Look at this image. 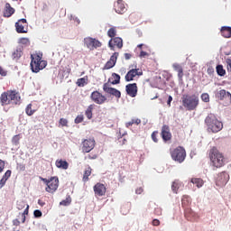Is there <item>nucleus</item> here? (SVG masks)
<instances>
[{
	"label": "nucleus",
	"instance_id": "1",
	"mask_svg": "<svg viewBox=\"0 0 231 231\" xmlns=\"http://www.w3.org/2000/svg\"><path fill=\"white\" fill-rule=\"evenodd\" d=\"M0 104L5 107V106H21V93L17 90H7L1 94L0 96Z\"/></svg>",
	"mask_w": 231,
	"mask_h": 231
},
{
	"label": "nucleus",
	"instance_id": "2",
	"mask_svg": "<svg viewBox=\"0 0 231 231\" xmlns=\"http://www.w3.org/2000/svg\"><path fill=\"white\" fill-rule=\"evenodd\" d=\"M48 66V61L42 60V53L36 52L31 55V69L32 73H39Z\"/></svg>",
	"mask_w": 231,
	"mask_h": 231
},
{
	"label": "nucleus",
	"instance_id": "3",
	"mask_svg": "<svg viewBox=\"0 0 231 231\" xmlns=\"http://www.w3.org/2000/svg\"><path fill=\"white\" fill-rule=\"evenodd\" d=\"M208 157L213 167H216V169H221V167L225 166V155H223V152H219L217 148H211L209 150Z\"/></svg>",
	"mask_w": 231,
	"mask_h": 231
},
{
	"label": "nucleus",
	"instance_id": "4",
	"mask_svg": "<svg viewBox=\"0 0 231 231\" xmlns=\"http://www.w3.org/2000/svg\"><path fill=\"white\" fill-rule=\"evenodd\" d=\"M208 131L210 133H219L223 129V123L217 119L214 114H208L205 118Z\"/></svg>",
	"mask_w": 231,
	"mask_h": 231
},
{
	"label": "nucleus",
	"instance_id": "5",
	"mask_svg": "<svg viewBox=\"0 0 231 231\" xmlns=\"http://www.w3.org/2000/svg\"><path fill=\"white\" fill-rule=\"evenodd\" d=\"M182 106L188 111H194L199 106V97L193 94V95H183L181 97Z\"/></svg>",
	"mask_w": 231,
	"mask_h": 231
},
{
	"label": "nucleus",
	"instance_id": "6",
	"mask_svg": "<svg viewBox=\"0 0 231 231\" xmlns=\"http://www.w3.org/2000/svg\"><path fill=\"white\" fill-rule=\"evenodd\" d=\"M41 180L46 184V192H49L50 194H54V192H57V189H59L58 177H51V179H44L41 177Z\"/></svg>",
	"mask_w": 231,
	"mask_h": 231
},
{
	"label": "nucleus",
	"instance_id": "7",
	"mask_svg": "<svg viewBox=\"0 0 231 231\" xmlns=\"http://www.w3.org/2000/svg\"><path fill=\"white\" fill-rule=\"evenodd\" d=\"M171 156L174 162H179V163H183L185 158L187 157V152L181 146H178L173 151L171 152Z\"/></svg>",
	"mask_w": 231,
	"mask_h": 231
},
{
	"label": "nucleus",
	"instance_id": "8",
	"mask_svg": "<svg viewBox=\"0 0 231 231\" xmlns=\"http://www.w3.org/2000/svg\"><path fill=\"white\" fill-rule=\"evenodd\" d=\"M84 45L90 50V51H94V50H97V48H102V43L100 41L96 38L87 37L83 40Z\"/></svg>",
	"mask_w": 231,
	"mask_h": 231
},
{
	"label": "nucleus",
	"instance_id": "9",
	"mask_svg": "<svg viewBox=\"0 0 231 231\" xmlns=\"http://www.w3.org/2000/svg\"><path fill=\"white\" fill-rule=\"evenodd\" d=\"M97 145V141L95 138L83 139L81 142V151L84 153L91 152Z\"/></svg>",
	"mask_w": 231,
	"mask_h": 231
},
{
	"label": "nucleus",
	"instance_id": "10",
	"mask_svg": "<svg viewBox=\"0 0 231 231\" xmlns=\"http://www.w3.org/2000/svg\"><path fill=\"white\" fill-rule=\"evenodd\" d=\"M216 98L223 102L224 106H230L231 104V93L225 89H221L217 92Z\"/></svg>",
	"mask_w": 231,
	"mask_h": 231
},
{
	"label": "nucleus",
	"instance_id": "11",
	"mask_svg": "<svg viewBox=\"0 0 231 231\" xmlns=\"http://www.w3.org/2000/svg\"><path fill=\"white\" fill-rule=\"evenodd\" d=\"M90 99L95 104H97L98 106H102V104H106L107 102V97L106 96L102 95L98 90L93 91L90 95Z\"/></svg>",
	"mask_w": 231,
	"mask_h": 231
},
{
	"label": "nucleus",
	"instance_id": "12",
	"mask_svg": "<svg viewBox=\"0 0 231 231\" xmlns=\"http://www.w3.org/2000/svg\"><path fill=\"white\" fill-rule=\"evenodd\" d=\"M142 75H143V71L135 66V69H132L126 73L125 79L126 82H133L136 77H142Z\"/></svg>",
	"mask_w": 231,
	"mask_h": 231
},
{
	"label": "nucleus",
	"instance_id": "13",
	"mask_svg": "<svg viewBox=\"0 0 231 231\" xmlns=\"http://www.w3.org/2000/svg\"><path fill=\"white\" fill-rule=\"evenodd\" d=\"M17 33H28V22L22 18L15 23Z\"/></svg>",
	"mask_w": 231,
	"mask_h": 231
},
{
	"label": "nucleus",
	"instance_id": "14",
	"mask_svg": "<svg viewBox=\"0 0 231 231\" xmlns=\"http://www.w3.org/2000/svg\"><path fill=\"white\" fill-rule=\"evenodd\" d=\"M103 91L105 93H107V95H112L113 97H116V98H121L122 97V93L120 92V90L109 87V83H105L103 85Z\"/></svg>",
	"mask_w": 231,
	"mask_h": 231
},
{
	"label": "nucleus",
	"instance_id": "15",
	"mask_svg": "<svg viewBox=\"0 0 231 231\" xmlns=\"http://www.w3.org/2000/svg\"><path fill=\"white\" fill-rule=\"evenodd\" d=\"M93 190L95 193L96 198H102V196H106V193L107 192V188L106 187V185L97 182L94 187H93Z\"/></svg>",
	"mask_w": 231,
	"mask_h": 231
},
{
	"label": "nucleus",
	"instance_id": "16",
	"mask_svg": "<svg viewBox=\"0 0 231 231\" xmlns=\"http://www.w3.org/2000/svg\"><path fill=\"white\" fill-rule=\"evenodd\" d=\"M108 46L113 51H115V48L121 50L124 47V41L120 37L112 38L108 42Z\"/></svg>",
	"mask_w": 231,
	"mask_h": 231
},
{
	"label": "nucleus",
	"instance_id": "17",
	"mask_svg": "<svg viewBox=\"0 0 231 231\" xmlns=\"http://www.w3.org/2000/svg\"><path fill=\"white\" fill-rule=\"evenodd\" d=\"M125 91L128 97L134 98L138 95V85L136 83H129L125 86Z\"/></svg>",
	"mask_w": 231,
	"mask_h": 231
},
{
	"label": "nucleus",
	"instance_id": "18",
	"mask_svg": "<svg viewBox=\"0 0 231 231\" xmlns=\"http://www.w3.org/2000/svg\"><path fill=\"white\" fill-rule=\"evenodd\" d=\"M161 136L164 142H169L172 139V134H171V128L169 125H164L162 126Z\"/></svg>",
	"mask_w": 231,
	"mask_h": 231
},
{
	"label": "nucleus",
	"instance_id": "19",
	"mask_svg": "<svg viewBox=\"0 0 231 231\" xmlns=\"http://www.w3.org/2000/svg\"><path fill=\"white\" fill-rule=\"evenodd\" d=\"M114 10L116 14H125V12H127V8L125 7L124 0H117L114 5Z\"/></svg>",
	"mask_w": 231,
	"mask_h": 231
},
{
	"label": "nucleus",
	"instance_id": "20",
	"mask_svg": "<svg viewBox=\"0 0 231 231\" xmlns=\"http://www.w3.org/2000/svg\"><path fill=\"white\" fill-rule=\"evenodd\" d=\"M117 60H118V52H115L110 57L109 60L105 64L103 69H111V68H115Z\"/></svg>",
	"mask_w": 231,
	"mask_h": 231
},
{
	"label": "nucleus",
	"instance_id": "21",
	"mask_svg": "<svg viewBox=\"0 0 231 231\" xmlns=\"http://www.w3.org/2000/svg\"><path fill=\"white\" fill-rule=\"evenodd\" d=\"M227 182H228V174L225 171L219 173L217 178V185L218 187H223L226 185Z\"/></svg>",
	"mask_w": 231,
	"mask_h": 231
},
{
	"label": "nucleus",
	"instance_id": "22",
	"mask_svg": "<svg viewBox=\"0 0 231 231\" xmlns=\"http://www.w3.org/2000/svg\"><path fill=\"white\" fill-rule=\"evenodd\" d=\"M15 14V9L12 7L10 3H6L4 8L3 15L4 17H12Z\"/></svg>",
	"mask_w": 231,
	"mask_h": 231
},
{
	"label": "nucleus",
	"instance_id": "23",
	"mask_svg": "<svg viewBox=\"0 0 231 231\" xmlns=\"http://www.w3.org/2000/svg\"><path fill=\"white\" fill-rule=\"evenodd\" d=\"M23 51H24V49L23 48V46H18L14 50V51H13V53H12L13 60H19V59H21V57H23Z\"/></svg>",
	"mask_w": 231,
	"mask_h": 231
},
{
	"label": "nucleus",
	"instance_id": "24",
	"mask_svg": "<svg viewBox=\"0 0 231 231\" xmlns=\"http://www.w3.org/2000/svg\"><path fill=\"white\" fill-rule=\"evenodd\" d=\"M172 68L177 71L179 80H183V67L180 63H173Z\"/></svg>",
	"mask_w": 231,
	"mask_h": 231
},
{
	"label": "nucleus",
	"instance_id": "25",
	"mask_svg": "<svg viewBox=\"0 0 231 231\" xmlns=\"http://www.w3.org/2000/svg\"><path fill=\"white\" fill-rule=\"evenodd\" d=\"M222 37L225 39H230L231 37V27L223 26L220 30Z\"/></svg>",
	"mask_w": 231,
	"mask_h": 231
},
{
	"label": "nucleus",
	"instance_id": "26",
	"mask_svg": "<svg viewBox=\"0 0 231 231\" xmlns=\"http://www.w3.org/2000/svg\"><path fill=\"white\" fill-rule=\"evenodd\" d=\"M56 167H58V169H63L64 171H67V169L69 167V163H68L66 161L57 160Z\"/></svg>",
	"mask_w": 231,
	"mask_h": 231
},
{
	"label": "nucleus",
	"instance_id": "27",
	"mask_svg": "<svg viewBox=\"0 0 231 231\" xmlns=\"http://www.w3.org/2000/svg\"><path fill=\"white\" fill-rule=\"evenodd\" d=\"M88 76H85L84 78L78 79L76 84L78 88H84V86H88Z\"/></svg>",
	"mask_w": 231,
	"mask_h": 231
},
{
	"label": "nucleus",
	"instance_id": "28",
	"mask_svg": "<svg viewBox=\"0 0 231 231\" xmlns=\"http://www.w3.org/2000/svg\"><path fill=\"white\" fill-rule=\"evenodd\" d=\"M93 109H95V105H90L85 111V115L88 120H91V118H93Z\"/></svg>",
	"mask_w": 231,
	"mask_h": 231
},
{
	"label": "nucleus",
	"instance_id": "29",
	"mask_svg": "<svg viewBox=\"0 0 231 231\" xmlns=\"http://www.w3.org/2000/svg\"><path fill=\"white\" fill-rule=\"evenodd\" d=\"M191 183H193V185H196V187H198V189H201V187H203L205 182L203 181V179L192 178Z\"/></svg>",
	"mask_w": 231,
	"mask_h": 231
},
{
	"label": "nucleus",
	"instance_id": "30",
	"mask_svg": "<svg viewBox=\"0 0 231 231\" xmlns=\"http://www.w3.org/2000/svg\"><path fill=\"white\" fill-rule=\"evenodd\" d=\"M92 171H93V169H91V167H88V169L85 170L84 174H83L84 183H87V181H89V176Z\"/></svg>",
	"mask_w": 231,
	"mask_h": 231
},
{
	"label": "nucleus",
	"instance_id": "31",
	"mask_svg": "<svg viewBox=\"0 0 231 231\" xmlns=\"http://www.w3.org/2000/svg\"><path fill=\"white\" fill-rule=\"evenodd\" d=\"M25 207H28V204H26V201L20 199L16 201V208L18 210H23Z\"/></svg>",
	"mask_w": 231,
	"mask_h": 231
},
{
	"label": "nucleus",
	"instance_id": "32",
	"mask_svg": "<svg viewBox=\"0 0 231 231\" xmlns=\"http://www.w3.org/2000/svg\"><path fill=\"white\" fill-rule=\"evenodd\" d=\"M112 81L111 84H113V86L116 85V84H120V75L116 74V73H112Z\"/></svg>",
	"mask_w": 231,
	"mask_h": 231
},
{
	"label": "nucleus",
	"instance_id": "33",
	"mask_svg": "<svg viewBox=\"0 0 231 231\" xmlns=\"http://www.w3.org/2000/svg\"><path fill=\"white\" fill-rule=\"evenodd\" d=\"M217 73L220 77H225L226 71L225 70V69H223V65H217Z\"/></svg>",
	"mask_w": 231,
	"mask_h": 231
},
{
	"label": "nucleus",
	"instance_id": "34",
	"mask_svg": "<svg viewBox=\"0 0 231 231\" xmlns=\"http://www.w3.org/2000/svg\"><path fill=\"white\" fill-rule=\"evenodd\" d=\"M35 109H32V104H29L26 108H25V113L28 116H33V114L35 113Z\"/></svg>",
	"mask_w": 231,
	"mask_h": 231
},
{
	"label": "nucleus",
	"instance_id": "35",
	"mask_svg": "<svg viewBox=\"0 0 231 231\" xmlns=\"http://www.w3.org/2000/svg\"><path fill=\"white\" fill-rule=\"evenodd\" d=\"M178 189H180V180H174L171 185V190L178 194Z\"/></svg>",
	"mask_w": 231,
	"mask_h": 231
},
{
	"label": "nucleus",
	"instance_id": "36",
	"mask_svg": "<svg viewBox=\"0 0 231 231\" xmlns=\"http://www.w3.org/2000/svg\"><path fill=\"white\" fill-rule=\"evenodd\" d=\"M60 205H61L62 207H68L71 205V197L68 196L66 199H63L62 201L60 202Z\"/></svg>",
	"mask_w": 231,
	"mask_h": 231
},
{
	"label": "nucleus",
	"instance_id": "37",
	"mask_svg": "<svg viewBox=\"0 0 231 231\" xmlns=\"http://www.w3.org/2000/svg\"><path fill=\"white\" fill-rule=\"evenodd\" d=\"M107 35L111 38L114 39L116 37V27H112L107 31Z\"/></svg>",
	"mask_w": 231,
	"mask_h": 231
},
{
	"label": "nucleus",
	"instance_id": "38",
	"mask_svg": "<svg viewBox=\"0 0 231 231\" xmlns=\"http://www.w3.org/2000/svg\"><path fill=\"white\" fill-rule=\"evenodd\" d=\"M29 210H30V206L27 205V207L25 208L24 211L22 213V223H25L26 222V216H28Z\"/></svg>",
	"mask_w": 231,
	"mask_h": 231
},
{
	"label": "nucleus",
	"instance_id": "39",
	"mask_svg": "<svg viewBox=\"0 0 231 231\" xmlns=\"http://www.w3.org/2000/svg\"><path fill=\"white\" fill-rule=\"evenodd\" d=\"M18 44H23V46H30V39H28V38H20L18 40Z\"/></svg>",
	"mask_w": 231,
	"mask_h": 231
},
{
	"label": "nucleus",
	"instance_id": "40",
	"mask_svg": "<svg viewBox=\"0 0 231 231\" xmlns=\"http://www.w3.org/2000/svg\"><path fill=\"white\" fill-rule=\"evenodd\" d=\"M21 140V134H16L12 138V143L13 145H18L19 142Z\"/></svg>",
	"mask_w": 231,
	"mask_h": 231
},
{
	"label": "nucleus",
	"instance_id": "41",
	"mask_svg": "<svg viewBox=\"0 0 231 231\" xmlns=\"http://www.w3.org/2000/svg\"><path fill=\"white\" fill-rule=\"evenodd\" d=\"M98 158V154L97 153H88L87 156H85V160H97Z\"/></svg>",
	"mask_w": 231,
	"mask_h": 231
},
{
	"label": "nucleus",
	"instance_id": "42",
	"mask_svg": "<svg viewBox=\"0 0 231 231\" xmlns=\"http://www.w3.org/2000/svg\"><path fill=\"white\" fill-rule=\"evenodd\" d=\"M74 122L75 124H82V122H84V115H78Z\"/></svg>",
	"mask_w": 231,
	"mask_h": 231
},
{
	"label": "nucleus",
	"instance_id": "43",
	"mask_svg": "<svg viewBox=\"0 0 231 231\" xmlns=\"http://www.w3.org/2000/svg\"><path fill=\"white\" fill-rule=\"evenodd\" d=\"M10 176H12V171L7 170L5 173L3 175L2 179H4L5 181H8Z\"/></svg>",
	"mask_w": 231,
	"mask_h": 231
},
{
	"label": "nucleus",
	"instance_id": "44",
	"mask_svg": "<svg viewBox=\"0 0 231 231\" xmlns=\"http://www.w3.org/2000/svg\"><path fill=\"white\" fill-rule=\"evenodd\" d=\"M201 100L202 102H210V96H208L207 93H203L201 95Z\"/></svg>",
	"mask_w": 231,
	"mask_h": 231
},
{
	"label": "nucleus",
	"instance_id": "45",
	"mask_svg": "<svg viewBox=\"0 0 231 231\" xmlns=\"http://www.w3.org/2000/svg\"><path fill=\"white\" fill-rule=\"evenodd\" d=\"M152 140H153L155 143H158V131L152 132Z\"/></svg>",
	"mask_w": 231,
	"mask_h": 231
},
{
	"label": "nucleus",
	"instance_id": "46",
	"mask_svg": "<svg viewBox=\"0 0 231 231\" xmlns=\"http://www.w3.org/2000/svg\"><path fill=\"white\" fill-rule=\"evenodd\" d=\"M60 125H62V127H68V119L60 118Z\"/></svg>",
	"mask_w": 231,
	"mask_h": 231
},
{
	"label": "nucleus",
	"instance_id": "47",
	"mask_svg": "<svg viewBox=\"0 0 231 231\" xmlns=\"http://www.w3.org/2000/svg\"><path fill=\"white\" fill-rule=\"evenodd\" d=\"M34 217H42V212L39 209L34 210L33 212Z\"/></svg>",
	"mask_w": 231,
	"mask_h": 231
},
{
	"label": "nucleus",
	"instance_id": "48",
	"mask_svg": "<svg viewBox=\"0 0 231 231\" xmlns=\"http://www.w3.org/2000/svg\"><path fill=\"white\" fill-rule=\"evenodd\" d=\"M226 64L227 71H231V58H227L226 60Z\"/></svg>",
	"mask_w": 231,
	"mask_h": 231
},
{
	"label": "nucleus",
	"instance_id": "49",
	"mask_svg": "<svg viewBox=\"0 0 231 231\" xmlns=\"http://www.w3.org/2000/svg\"><path fill=\"white\" fill-rule=\"evenodd\" d=\"M139 57H140L141 59H143V58H145V57H149V52L141 51V52H140V54H139Z\"/></svg>",
	"mask_w": 231,
	"mask_h": 231
},
{
	"label": "nucleus",
	"instance_id": "50",
	"mask_svg": "<svg viewBox=\"0 0 231 231\" xmlns=\"http://www.w3.org/2000/svg\"><path fill=\"white\" fill-rule=\"evenodd\" d=\"M5 161L0 159V174L1 172H3V171H5Z\"/></svg>",
	"mask_w": 231,
	"mask_h": 231
},
{
	"label": "nucleus",
	"instance_id": "51",
	"mask_svg": "<svg viewBox=\"0 0 231 231\" xmlns=\"http://www.w3.org/2000/svg\"><path fill=\"white\" fill-rule=\"evenodd\" d=\"M154 214L155 216H162V208H155Z\"/></svg>",
	"mask_w": 231,
	"mask_h": 231
},
{
	"label": "nucleus",
	"instance_id": "52",
	"mask_svg": "<svg viewBox=\"0 0 231 231\" xmlns=\"http://www.w3.org/2000/svg\"><path fill=\"white\" fill-rule=\"evenodd\" d=\"M0 75L2 77H6V75H7L6 70H5V69H3V67H1V66H0Z\"/></svg>",
	"mask_w": 231,
	"mask_h": 231
},
{
	"label": "nucleus",
	"instance_id": "53",
	"mask_svg": "<svg viewBox=\"0 0 231 231\" xmlns=\"http://www.w3.org/2000/svg\"><path fill=\"white\" fill-rule=\"evenodd\" d=\"M132 124L133 125H140V124H142V120L140 119H132Z\"/></svg>",
	"mask_w": 231,
	"mask_h": 231
},
{
	"label": "nucleus",
	"instance_id": "54",
	"mask_svg": "<svg viewBox=\"0 0 231 231\" xmlns=\"http://www.w3.org/2000/svg\"><path fill=\"white\" fill-rule=\"evenodd\" d=\"M152 225L153 226H160V221H159L158 219H153V220L152 221Z\"/></svg>",
	"mask_w": 231,
	"mask_h": 231
},
{
	"label": "nucleus",
	"instance_id": "55",
	"mask_svg": "<svg viewBox=\"0 0 231 231\" xmlns=\"http://www.w3.org/2000/svg\"><path fill=\"white\" fill-rule=\"evenodd\" d=\"M6 185V180L5 179L0 180V189H3Z\"/></svg>",
	"mask_w": 231,
	"mask_h": 231
},
{
	"label": "nucleus",
	"instance_id": "56",
	"mask_svg": "<svg viewBox=\"0 0 231 231\" xmlns=\"http://www.w3.org/2000/svg\"><path fill=\"white\" fill-rule=\"evenodd\" d=\"M13 225L14 226H19V225H21V221H19V219H14V220H13Z\"/></svg>",
	"mask_w": 231,
	"mask_h": 231
},
{
	"label": "nucleus",
	"instance_id": "57",
	"mask_svg": "<svg viewBox=\"0 0 231 231\" xmlns=\"http://www.w3.org/2000/svg\"><path fill=\"white\" fill-rule=\"evenodd\" d=\"M132 55L130 53H125V60H129L131 59Z\"/></svg>",
	"mask_w": 231,
	"mask_h": 231
},
{
	"label": "nucleus",
	"instance_id": "58",
	"mask_svg": "<svg viewBox=\"0 0 231 231\" xmlns=\"http://www.w3.org/2000/svg\"><path fill=\"white\" fill-rule=\"evenodd\" d=\"M142 192H143V189H142V188H138V189L135 190V194H142Z\"/></svg>",
	"mask_w": 231,
	"mask_h": 231
},
{
	"label": "nucleus",
	"instance_id": "59",
	"mask_svg": "<svg viewBox=\"0 0 231 231\" xmlns=\"http://www.w3.org/2000/svg\"><path fill=\"white\" fill-rule=\"evenodd\" d=\"M38 205H40V207H44V205H46V203L44 201H42V199H39Z\"/></svg>",
	"mask_w": 231,
	"mask_h": 231
},
{
	"label": "nucleus",
	"instance_id": "60",
	"mask_svg": "<svg viewBox=\"0 0 231 231\" xmlns=\"http://www.w3.org/2000/svg\"><path fill=\"white\" fill-rule=\"evenodd\" d=\"M171 102H172V97H171V96H169L168 101H167L169 107H171Z\"/></svg>",
	"mask_w": 231,
	"mask_h": 231
},
{
	"label": "nucleus",
	"instance_id": "61",
	"mask_svg": "<svg viewBox=\"0 0 231 231\" xmlns=\"http://www.w3.org/2000/svg\"><path fill=\"white\" fill-rule=\"evenodd\" d=\"M125 125L126 127H131V125H133V121L127 122Z\"/></svg>",
	"mask_w": 231,
	"mask_h": 231
},
{
	"label": "nucleus",
	"instance_id": "62",
	"mask_svg": "<svg viewBox=\"0 0 231 231\" xmlns=\"http://www.w3.org/2000/svg\"><path fill=\"white\" fill-rule=\"evenodd\" d=\"M126 143H127V139L124 138V139L122 140L121 145H125Z\"/></svg>",
	"mask_w": 231,
	"mask_h": 231
},
{
	"label": "nucleus",
	"instance_id": "63",
	"mask_svg": "<svg viewBox=\"0 0 231 231\" xmlns=\"http://www.w3.org/2000/svg\"><path fill=\"white\" fill-rule=\"evenodd\" d=\"M143 46H145L143 43H141L139 45H137V48H140L142 50V48H143Z\"/></svg>",
	"mask_w": 231,
	"mask_h": 231
},
{
	"label": "nucleus",
	"instance_id": "64",
	"mask_svg": "<svg viewBox=\"0 0 231 231\" xmlns=\"http://www.w3.org/2000/svg\"><path fill=\"white\" fill-rule=\"evenodd\" d=\"M185 216H187V212H185Z\"/></svg>",
	"mask_w": 231,
	"mask_h": 231
}]
</instances>
